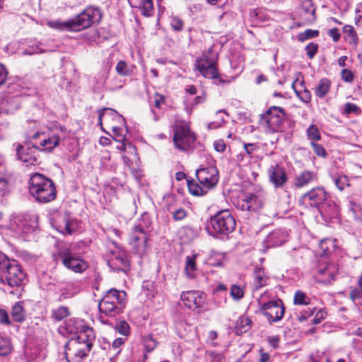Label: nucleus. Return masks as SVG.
Instances as JSON below:
<instances>
[{
    "label": "nucleus",
    "mask_w": 362,
    "mask_h": 362,
    "mask_svg": "<svg viewBox=\"0 0 362 362\" xmlns=\"http://www.w3.org/2000/svg\"><path fill=\"white\" fill-rule=\"evenodd\" d=\"M307 136L311 142H316L321 139V135L318 127L315 124H311L307 129Z\"/></svg>",
    "instance_id": "39"
},
{
    "label": "nucleus",
    "mask_w": 362,
    "mask_h": 362,
    "mask_svg": "<svg viewBox=\"0 0 362 362\" xmlns=\"http://www.w3.org/2000/svg\"><path fill=\"white\" fill-rule=\"evenodd\" d=\"M12 346L10 340L2 335H0V356H6L11 353Z\"/></svg>",
    "instance_id": "36"
},
{
    "label": "nucleus",
    "mask_w": 362,
    "mask_h": 362,
    "mask_svg": "<svg viewBox=\"0 0 362 362\" xmlns=\"http://www.w3.org/2000/svg\"><path fill=\"white\" fill-rule=\"evenodd\" d=\"M266 201V193L262 189L245 192L238 202V207L242 211L258 212Z\"/></svg>",
    "instance_id": "11"
},
{
    "label": "nucleus",
    "mask_w": 362,
    "mask_h": 362,
    "mask_svg": "<svg viewBox=\"0 0 362 362\" xmlns=\"http://www.w3.org/2000/svg\"><path fill=\"white\" fill-rule=\"evenodd\" d=\"M41 43L38 42L35 46L29 47L28 49H26L24 52L25 54H37V53H43L45 52V50L42 49L40 48Z\"/></svg>",
    "instance_id": "59"
},
{
    "label": "nucleus",
    "mask_w": 362,
    "mask_h": 362,
    "mask_svg": "<svg viewBox=\"0 0 362 362\" xmlns=\"http://www.w3.org/2000/svg\"><path fill=\"white\" fill-rule=\"evenodd\" d=\"M252 321L247 317H242L238 321V327L240 332H246L251 326Z\"/></svg>",
    "instance_id": "48"
},
{
    "label": "nucleus",
    "mask_w": 362,
    "mask_h": 362,
    "mask_svg": "<svg viewBox=\"0 0 362 362\" xmlns=\"http://www.w3.org/2000/svg\"><path fill=\"white\" fill-rule=\"evenodd\" d=\"M64 137L63 127L56 126L48 133L35 134L33 139H38L35 144H37L39 151H52Z\"/></svg>",
    "instance_id": "10"
},
{
    "label": "nucleus",
    "mask_w": 362,
    "mask_h": 362,
    "mask_svg": "<svg viewBox=\"0 0 362 362\" xmlns=\"http://www.w3.org/2000/svg\"><path fill=\"white\" fill-rule=\"evenodd\" d=\"M197 257V255L187 256L186 257L185 272L187 276L189 279H193L197 276V268L195 262Z\"/></svg>",
    "instance_id": "29"
},
{
    "label": "nucleus",
    "mask_w": 362,
    "mask_h": 362,
    "mask_svg": "<svg viewBox=\"0 0 362 362\" xmlns=\"http://www.w3.org/2000/svg\"><path fill=\"white\" fill-rule=\"evenodd\" d=\"M188 188L189 192L196 196L205 194L208 191L203 185L194 183L193 182L188 183Z\"/></svg>",
    "instance_id": "41"
},
{
    "label": "nucleus",
    "mask_w": 362,
    "mask_h": 362,
    "mask_svg": "<svg viewBox=\"0 0 362 362\" xmlns=\"http://www.w3.org/2000/svg\"><path fill=\"white\" fill-rule=\"evenodd\" d=\"M317 180V175L312 170H303L296 175L293 185L296 188H302Z\"/></svg>",
    "instance_id": "23"
},
{
    "label": "nucleus",
    "mask_w": 362,
    "mask_h": 362,
    "mask_svg": "<svg viewBox=\"0 0 362 362\" xmlns=\"http://www.w3.org/2000/svg\"><path fill=\"white\" fill-rule=\"evenodd\" d=\"M286 116V112L284 108L271 106L261 115L260 123L269 133L281 132L284 130V120Z\"/></svg>",
    "instance_id": "5"
},
{
    "label": "nucleus",
    "mask_w": 362,
    "mask_h": 362,
    "mask_svg": "<svg viewBox=\"0 0 362 362\" xmlns=\"http://www.w3.org/2000/svg\"><path fill=\"white\" fill-rule=\"evenodd\" d=\"M318 211L322 216L329 218H337L339 215L338 206L330 199V197L328 198L327 202H325Z\"/></svg>",
    "instance_id": "27"
},
{
    "label": "nucleus",
    "mask_w": 362,
    "mask_h": 362,
    "mask_svg": "<svg viewBox=\"0 0 362 362\" xmlns=\"http://www.w3.org/2000/svg\"><path fill=\"white\" fill-rule=\"evenodd\" d=\"M132 7L139 8L142 15L151 16L153 14L152 0H128Z\"/></svg>",
    "instance_id": "26"
},
{
    "label": "nucleus",
    "mask_w": 362,
    "mask_h": 362,
    "mask_svg": "<svg viewBox=\"0 0 362 362\" xmlns=\"http://www.w3.org/2000/svg\"><path fill=\"white\" fill-rule=\"evenodd\" d=\"M210 226L214 235H228L235 230L236 223L230 212L223 210L211 218Z\"/></svg>",
    "instance_id": "8"
},
{
    "label": "nucleus",
    "mask_w": 362,
    "mask_h": 362,
    "mask_svg": "<svg viewBox=\"0 0 362 362\" xmlns=\"http://www.w3.org/2000/svg\"><path fill=\"white\" fill-rule=\"evenodd\" d=\"M39 147L37 144H33L31 146H22L18 145L16 147L17 156L18 160L24 163L27 166L35 165L40 163L36 153H38Z\"/></svg>",
    "instance_id": "19"
},
{
    "label": "nucleus",
    "mask_w": 362,
    "mask_h": 362,
    "mask_svg": "<svg viewBox=\"0 0 362 362\" xmlns=\"http://www.w3.org/2000/svg\"><path fill=\"white\" fill-rule=\"evenodd\" d=\"M331 81L328 78H322L315 88V95L319 98H323L329 91Z\"/></svg>",
    "instance_id": "31"
},
{
    "label": "nucleus",
    "mask_w": 362,
    "mask_h": 362,
    "mask_svg": "<svg viewBox=\"0 0 362 362\" xmlns=\"http://www.w3.org/2000/svg\"><path fill=\"white\" fill-rule=\"evenodd\" d=\"M334 247V243L331 239H324L320 243V248L322 250V256H327L330 250Z\"/></svg>",
    "instance_id": "43"
},
{
    "label": "nucleus",
    "mask_w": 362,
    "mask_h": 362,
    "mask_svg": "<svg viewBox=\"0 0 362 362\" xmlns=\"http://www.w3.org/2000/svg\"><path fill=\"white\" fill-rule=\"evenodd\" d=\"M69 314V308L66 306H60L52 311V317L57 321L62 320L68 317Z\"/></svg>",
    "instance_id": "37"
},
{
    "label": "nucleus",
    "mask_w": 362,
    "mask_h": 362,
    "mask_svg": "<svg viewBox=\"0 0 362 362\" xmlns=\"http://www.w3.org/2000/svg\"><path fill=\"white\" fill-rule=\"evenodd\" d=\"M58 257L67 269L75 273H82L88 267L87 262L72 247L62 248L59 251Z\"/></svg>",
    "instance_id": "7"
},
{
    "label": "nucleus",
    "mask_w": 362,
    "mask_h": 362,
    "mask_svg": "<svg viewBox=\"0 0 362 362\" xmlns=\"http://www.w3.org/2000/svg\"><path fill=\"white\" fill-rule=\"evenodd\" d=\"M165 103V97L164 95L156 93L154 95V106L159 109L161 105Z\"/></svg>",
    "instance_id": "64"
},
{
    "label": "nucleus",
    "mask_w": 362,
    "mask_h": 362,
    "mask_svg": "<svg viewBox=\"0 0 362 362\" xmlns=\"http://www.w3.org/2000/svg\"><path fill=\"white\" fill-rule=\"evenodd\" d=\"M187 211L183 208H177L175 211H172L173 218L176 221H181L187 216Z\"/></svg>",
    "instance_id": "52"
},
{
    "label": "nucleus",
    "mask_w": 362,
    "mask_h": 362,
    "mask_svg": "<svg viewBox=\"0 0 362 362\" xmlns=\"http://www.w3.org/2000/svg\"><path fill=\"white\" fill-rule=\"evenodd\" d=\"M8 181L0 175V198L4 197L8 192Z\"/></svg>",
    "instance_id": "57"
},
{
    "label": "nucleus",
    "mask_w": 362,
    "mask_h": 362,
    "mask_svg": "<svg viewBox=\"0 0 362 362\" xmlns=\"http://www.w3.org/2000/svg\"><path fill=\"white\" fill-rule=\"evenodd\" d=\"M115 70L121 76H130L133 71L132 67L128 65V64L124 60H120L117 62Z\"/></svg>",
    "instance_id": "35"
},
{
    "label": "nucleus",
    "mask_w": 362,
    "mask_h": 362,
    "mask_svg": "<svg viewBox=\"0 0 362 362\" xmlns=\"http://www.w3.org/2000/svg\"><path fill=\"white\" fill-rule=\"evenodd\" d=\"M196 175L199 184L206 189L213 188L218 181V171L215 166L199 168L197 170Z\"/></svg>",
    "instance_id": "17"
},
{
    "label": "nucleus",
    "mask_w": 362,
    "mask_h": 362,
    "mask_svg": "<svg viewBox=\"0 0 362 362\" xmlns=\"http://www.w3.org/2000/svg\"><path fill=\"white\" fill-rule=\"evenodd\" d=\"M329 197L323 187H317L312 189L302 196V200L305 204L315 207L319 209Z\"/></svg>",
    "instance_id": "15"
},
{
    "label": "nucleus",
    "mask_w": 362,
    "mask_h": 362,
    "mask_svg": "<svg viewBox=\"0 0 362 362\" xmlns=\"http://www.w3.org/2000/svg\"><path fill=\"white\" fill-rule=\"evenodd\" d=\"M218 57V53L211 47L204 52L195 62L196 69L204 78L215 80L214 83L216 85L228 83L223 80L219 74L217 66Z\"/></svg>",
    "instance_id": "2"
},
{
    "label": "nucleus",
    "mask_w": 362,
    "mask_h": 362,
    "mask_svg": "<svg viewBox=\"0 0 362 362\" xmlns=\"http://www.w3.org/2000/svg\"><path fill=\"white\" fill-rule=\"evenodd\" d=\"M47 25L53 29L59 30H69L71 31V19H69L65 21H62L60 20H54L47 22Z\"/></svg>",
    "instance_id": "34"
},
{
    "label": "nucleus",
    "mask_w": 362,
    "mask_h": 362,
    "mask_svg": "<svg viewBox=\"0 0 362 362\" xmlns=\"http://www.w3.org/2000/svg\"><path fill=\"white\" fill-rule=\"evenodd\" d=\"M341 78L344 81L351 83L354 80V74L349 69H343L341 71Z\"/></svg>",
    "instance_id": "56"
},
{
    "label": "nucleus",
    "mask_w": 362,
    "mask_h": 362,
    "mask_svg": "<svg viewBox=\"0 0 362 362\" xmlns=\"http://www.w3.org/2000/svg\"><path fill=\"white\" fill-rule=\"evenodd\" d=\"M144 346L145 349L150 352L156 347L157 343L151 335H148L144 338Z\"/></svg>",
    "instance_id": "49"
},
{
    "label": "nucleus",
    "mask_w": 362,
    "mask_h": 362,
    "mask_svg": "<svg viewBox=\"0 0 362 362\" xmlns=\"http://www.w3.org/2000/svg\"><path fill=\"white\" fill-rule=\"evenodd\" d=\"M29 192L35 199L47 203L56 198V187L52 180L40 173H34L29 180Z\"/></svg>",
    "instance_id": "1"
},
{
    "label": "nucleus",
    "mask_w": 362,
    "mask_h": 362,
    "mask_svg": "<svg viewBox=\"0 0 362 362\" xmlns=\"http://www.w3.org/2000/svg\"><path fill=\"white\" fill-rule=\"evenodd\" d=\"M115 329L119 334L127 336L130 332V327L125 320H119L116 323Z\"/></svg>",
    "instance_id": "44"
},
{
    "label": "nucleus",
    "mask_w": 362,
    "mask_h": 362,
    "mask_svg": "<svg viewBox=\"0 0 362 362\" xmlns=\"http://www.w3.org/2000/svg\"><path fill=\"white\" fill-rule=\"evenodd\" d=\"M110 264L117 269L124 270L129 267V262L125 255L123 252H121L112 258L110 262Z\"/></svg>",
    "instance_id": "30"
},
{
    "label": "nucleus",
    "mask_w": 362,
    "mask_h": 362,
    "mask_svg": "<svg viewBox=\"0 0 362 362\" xmlns=\"http://www.w3.org/2000/svg\"><path fill=\"white\" fill-rule=\"evenodd\" d=\"M326 316L327 313L324 310H320L313 319V323L315 325L320 323Z\"/></svg>",
    "instance_id": "62"
},
{
    "label": "nucleus",
    "mask_w": 362,
    "mask_h": 362,
    "mask_svg": "<svg viewBox=\"0 0 362 362\" xmlns=\"http://www.w3.org/2000/svg\"><path fill=\"white\" fill-rule=\"evenodd\" d=\"M230 293L233 298L236 300L241 299L244 296L243 289L237 285H233L231 286Z\"/></svg>",
    "instance_id": "51"
},
{
    "label": "nucleus",
    "mask_w": 362,
    "mask_h": 362,
    "mask_svg": "<svg viewBox=\"0 0 362 362\" xmlns=\"http://www.w3.org/2000/svg\"><path fill=\"white\" fill-rule=\"evenodd\" d=\"M35 214H21L13 215L11 219L10 228L18 234H28L37 227Z\"/></svg>",
    "instance_id": "12"
},
{
    "label": "nucleus",
    "mask_w": 362,
    "mask_h": 362,
    "mask_svg": "<svg viewBox=\"0 0 362 362\" xmlns=\"http://www.w3.org/2000/svg\"><path fill=\"white\" fill-rule=\"evenodd\" d=\"M66 329L69 333L74 334V337H78L82 332H86L87 329H92L86 326L83 320L78 319H70L66 322Z\"/></svg>",
    "instance_id": "25"
},
{
    "label": "nucleus",
    "mask_w": 362,
    "mask_h": 362,
    "mask_svg": "<svg viewBox=\"0 0 362 362\" xmlns=\"http://www.w3.org/2000/svg\"><path fill=\"white\" fill-rule=\"evenodd\" d=\"M341 113L346 115L352 113L359 115L361 113V110L359 107H358L356 105L351 103H346L344 104V110L341 111Z\"/></svg>",
    "instance_id": "45"
},
{
    "label": "nucleus",
    "mask_w": 362,
    "mask_h": 362,
    "mask_svg": "<svg viewBox=\"0 0 362 362\" xmlns=\"http://www.w3.org/2000/svg\"><path fill=\"white\" fill-rule=\"evenodd\" d=\"M110 118L117 120L119 123L124 122V118L117 111L110 108H104L99 112L98 120L101 124L103 121L108 122Z\"/></svg>",
    "instance_id": "28"
},
{
    "label": "nucleus",
    "mask_w": 362,
    "mask_h": 362,
    "mask_svg": "<svg viewBox=\"0 0 362 362\" xmlns=\"http://www.w3.org/2000/svg\"><path fill=\"white\" fill-rule=\"evenodd\" d=\"M214 147L216 151L223 153L226 148V144L223 139H218L214 142Z\"/></svg>",
    "instance_id": "61"
},
{
    "label": "nucleus",
    "mask_w": 362,
    "mask_h": 362,
    "mask_svg": "<svg viewBox=\"0 0 362 362\" xmlns=\"http://www.w3.org/2000/svg\"><path fill=\"white\" fill-rule=\"evenodd\" d=\"M11 317L15 322H21L25 320V311L21 303L17 302L12 307Z\"/></svg>",
    "instance_id": "33"
},
{
    "label": "nucleus",
    "mask_w": 362,
    "mask_h": 362,
    "mask_svg": "<svg viewBox=\"0 0 362 362\" xmlns=\"http://www.w3.org/2000/svg\"><path fill=\"white\" fill-rule=\"evenodd\" d=\"M181 298L186 307L192 310L202 308L206 300V294L199 291L183 292Z\"/></svg>",
    "instance_id": "20"
},
{
    "label": "nucleus",
    "mask_w": 362,
    "mask_h": 362,
    "mask_svg": "<svg viewBox=\"0 0 362 362\" xmlns=\"http://www.w3.org/2000/svg\"><path fill=\"white\" fill-rule=\"evenodd\" d=\"M317 49H318V45H317V44H315V43L310 42V44H308L306 46V47H305L306 54L308 55L309 59H313L314 57V56L315 55V54L317 51Z\"/></svg>",
    "instance_id": "55"
},
{
    "label": "nucleus",
    "mask_w": 362,
    "mask_h": 362,
    "mask_svg": "<svg viewBox=\"0 0 362 362\" xmlns=\"http://www.w3.org/2000/svg\"><path fill=\"white\" fill-rule=\"evenodd\" d=\"M95 338L94 330L93 329H87L86 332H82L78 337H74L69 339L66 345L68 346H75L79 350L84 349V351L90 352Z\"/></svg>",
    "instance_id": "18"
},
{
    "label": "nucleus",
    "mask_w": 362,
    "mask_h": 362,
    "mask_svg": "<svg viewBox=\"0 0 362 362\" xmlns=\"http://www.w3.org/2000/svg\"><path fill=\"white\" fill-rule=\"evenodd\" d=\"M11 109L8 107V100L0 98V115L8 114Z\"/></svg>",
    "instance_id": "60"
},
{
    "label": "nucleus",
    "mask_w": 362,
    "mask_h": 362,
    "mask_svg": "<svg viewBox=\"0 0 362 362\" xmlns=\"http://www.w3.org/2000/svg\"><path fill=\"white\" fill-rule=\"evenodd\" d=\"M270 182L275 188L281 187L287 182L288 177L283 166L279 164L272 165L267 170Z\"/></svg>",
    "instance_id": "21"
},
{
    "label": "nucleus",
    "mask_w": 362,
    "mask_h": 362,
    "mask_svg": "<svg viewBox=\"0 0 362 362\" xmlns=\"http://www.w3.org/2000/svg\"><path fill=\"white\" fill-rule=\"evenodd\" d=\"M333 182L337 187L342 191L346 187L349 186V180L347 176L341 175L338 177H333Z\"/></svg>",
    "instance_id": "42"
},
{
    "label": "nucleus",
    "mask_w": 362,
    "mask_h": 362,
    "mask_svg": "<svg viewBox=\"0 0 362 362\" xmlns=\"http://www.w3.org/2000/svg\"><path fill=\"white\" fill-rule=\"evenodd\" d=\"M288 239V233L285 230L277 229L271 232L264 240L265 246L269 247L281 245Z\"/></svg>",
    "instance_id": "22"
},
{
    "label": "nucleus",
    "mask_w": 362,
    "mask_h": 362,
    "mask_svg": "<svg viewBox=\"0 0 362 362\" xmlns=\"http://www.w3.org/2000/svg\"><path fill=\"white\" fill-rule=\"evenodd\" d=\"M0 323L6 326L11 325L8 314L4 309H0Z\"/></svg>",
    "instance_id": "58"
},
{
    "label": "nucleus",
    "mask_w": 362,
    "mask_h": 362,
    "mask_svg": "<svg viewBox=\"0 0 362 362\" xmlns=\"http://www.w3.org/2000/svg\"><path fill=\"white\" fill-rule=\"evenodd\" d=\"M343 33L344 34L345 40L349 45L356 46L358 42V38L356 30L354 27L350 25H346L343 28Z\"/></svg>",
    "instance_id": "32"
},
{
    "label": "nucleus",
    "mask_w": 362,
    "mask_h": 362,
    "mask_svg": "<svg viewBox=\"0 0 362 362\" xmlns=\"http://www.w3.org/2000/svg\"><path fill=\"white\" fill-rule=\"evenodd\" d=\"M310 145L317 156L322 158H325L327 156V152L323 146L316 142H310Z\"/></svg>",
    "instance_id": "53"
},
{
    "label": "nucleus",
    "mask_w": 362,
    "mask_h": 362,
    "mask_svg": "<svg viewBox=\"0 0 362 362\" xmlns=\"http://www.w3.org/2000/svg\"><path fill=\"white\" fill-rule=\"evenodd\" d=\"M260 306V311L270 323L281 320L285 313L283 302L279 299L263 303Z\"/></svg>",
    "instance_id": "14"
},
{
    "label": "nucleus",
    "mask_w": 362,
    "mask_h": 362,
    "mask_svg": "<svg viewBox=\"0 0 362 362\" xmlns=\"http://www.w3.org/2000/svg\"><path fill=\"white\" fill-rule=\"evenodd\" d=\"M148 240L146 231L141 223L135 226L130 234L129 243L135 250V252L142 254L146 251Z\"/></svg>",
    "instance_id": "16"
},
{
    "label": "nucleus",
    "mask_w": 362,
    "mask_h": 362,
    "mask_svg": "<svg viewBox=\"0 0 362 362\" xmlns=\"http://www.w3.org/2000/svg\"><path fill=\"white\" fill-rule=\"evenodd\" d=\"M171 26L174 30L180 31L183 28V22L177 18H174L171 21Z\"/></svg>",
    "instance_id": "63"
},
{
    "label": "nucleus",
    "mask_w": 362,
    "mask_h": 362,
    "mask_svg": "<svg viewBox=\"0 0 362 362\" xmlns=\"http://www.w3.org/2000/svg\"><path fill=\"white\" fill-rule=\"evenodd\" d=\"M254 283L257 288L267 285V279L266 278L264 272L262 268H258L255 270Z\"/></svg>",
    "instance_id": "38"
},
{
    "label": "nucleus",
    "mask_w": 362,
    "mask_h": 362,
    "mask_svg": "<svg viewBox=\"0 0 362 362\" xmlns=\"http://www.w3.org/2000/svg\"><path fill=\"white\" fill-rule=\"evenodd\" d=\"M126 293L116 289H110L100 300L98 308L100 313L109 316H116L122 312Z\"/></svg>",
    "instance_id": "4"
},
{
    "label": "nucleus",
    "mask_w": 362,
    "mask_h": 362,
    "mask_svg": "<svg viewBox=\"0 0 362 362\" xmlns=\"http://www.w3.org/2000/svg\"><path fill=\"white\" fill-rule=\"evenodd\" d=\"M338 270V267L334 264L329 263L326 257H322L315 266L314 273L317 281L329 284L334 280Z\"/></svg>",
    "instance_id": "13"
},
{
    "label": "nucleus",
    "mask_w": 362,
    "mask_h": 362,
    "mask_svg": "<svg viewBox=\"0 0 362 362\" xmlns=\"http://www.w3.org/2000/svg\"><path fill=\"white\" fill-rule=\"evenodd\" d=\"M292 87L294 89V90H295L296 93L297 94V95L300 98V99L303 102H304L305 103H308L310 102V100H311V93H310V92L308 90L305 88L303 91H298L295 88V83H293Z\"/></svg>",
    "instance_id": "50"
},
{
    "label": "nucleus",
    "mask_w": 362,
    "mask_h": 362,
    "mask_svg": "<svg viewBox=\"0 0 362 362\" xmlns=\"http://www.w3.org/2000/svg\"><path fill=\"white\" fill-rule=\"evenodd\" d=\"M302 11L308 15L307 19H314L315 9L310 0H305L302 4Z\"/></svg>",
    "instance_id": "40"
},
{
    "label": "nucleus",
    "mask_w": 362,
    "mask_h": 362,
    "mask_svg": "<svg viewBox=\"0 0 362 362\" xmlns=\"http://www.w3.org/2000/svg\"><path fill=\"white\" fill-rule=\"evenodd\" d=\"M319 35L318 30H314L311 29H307L304 32L298 35V39L300 42H303L306 40L315 37Z\"/></svg>",
    "instance_id": "47"
},
{
    "label": "nucleus",
    "mask_w": 362,
    "mask_h": 362,
    "mask_svg": "<svg viewBox=\"0 0 362 362\" xmlns=\"http://www.w3.org/2000/svg\"><path fill=\"white\" fill-rule=\"evenodd\" d=\"M355 13V23L358 26L362 27V2L356 5Z\"/></svg>",
    "instance_id": "54"
},
{
    "label": "nucleus",
    "mask_w": 362,
    "mask_h": 362,
    "mask_svg": "<svg viewBox=\"0 0 362 362\" xmlns=\"http://www.w3.org/2000/svg\"><path fill=\"white\" fill-rule=\"evenodd\" d=\"M102 17L98 8L89 6L85 8L75 18H70L71 31H80L90 27L95 22H99Z\"/></svg>",
    "instance_id": "9"
},
{
    "label": "nucleus",
    "mask_w": 362,
    "mask_h": 362,
    "mask_svg": "<svg viewBox=\"0 0 362 362\" xmlns=\"http://www.w3.org/2000/svg\"><path fill=\"white\" fill-rule=\"evenodd\" d=\"M25 281V274L15 260L0 268V283L13 289L10 293H14V290L23 286Z\"/></svg>",
    "instance_id": "3"
},
{
    "label": "nucleus",
    "mask_w": 362,
    "mask_h": 362,
    "mask_svg": "<svg viewBox=\"0 0 362 362\" xmlns=\"http://www.w3.org/2000/svg\"><path fill=\"white\" fill-rule=\"evenodd\" d=\"M196 140L188 124L185 121H176L173 126V141L177 148L182 151H188Z\"/></svg>",
    "instance_id": "6"
},
{
    "label": "nucleus",
    "mask_w": 362,
    "mask_h": 362,
    "mask_svg": "<svg viewBox=\"0 0 362 362\" xmlns=\"http://www.w3.org/2000/svg\"><path fill=\"white\" fill-rule=\"evenodd\" d=\"M66 359L68 362H81L86 358L89 352L83 350H79L75 346H65Z\"/></svg>",
    "instance_id": "24"
},
{
    "label": "nucleus",
    "mask_w": 362,
    "mask_h": 362,
    "mask_svg": "<svg viewBox=\"0 0 362 362\" xmlns=\"http://www.w3.org/2000/svg\"><path fill=\"white\" fill-rule=\"evenodd\" d=\"M309 298L301 291L295 293L293 302L296 305H307L309 303Z\"/></svg>",
    "instance_id": "46"
}]
</instances>
